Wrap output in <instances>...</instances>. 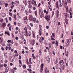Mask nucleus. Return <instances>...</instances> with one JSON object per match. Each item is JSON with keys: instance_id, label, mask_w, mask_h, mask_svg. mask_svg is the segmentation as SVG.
Here are the masks:
<instances>
[{"instance_id": "f257e3e1", "label": "nucleus", "mask_w": 73, "mask_h": 73, "mask_svg": "<svg viewBox=\"0 0 73 73\" xmlns=\"http://www.w3.org/2000/svg\"><path fill=\"white\" fill-rule=\"evenodd\" d=\"M65 15L66 17L65 19V23L66 24H68V19L67 18L68 17V14L67 13H65Z\"/></svg>"}, {"instance_id": "f03ea898", "label": "nucleus", "mask_w": 73, "mask_h": 73, "mask_svg": "<svg viewBox=\"0 0 73 73\" xmlns=\"http://www.w3.org/2000/svg\"><path fill=\"white\" fill-rule=\"evenodd\" d=\"M50 15H46V16H45V18L47 20V21L49 22V21L50 20Z\"/></svg>"}, {"instance_id": "7ed1b4c3", "label": "nucleus", "mask_w": 73, "mask_h": 73, "mask_svg": "<svg viewBox=\"0 0 73 73\" xmlns=\"http://www.w3.org/2000/svg\"><path fill=\"white\" fill-rule=\"evenodd\" d=\"M32 20H33L34 23H36H36H39V21H38V20H37V19L36 18H33Z\"/></svg>"}, {"instance_id": "20e7f679", "label": "nucleus", "mask_w": 73, "mask_h": 73, "mask_svg": "<svg viewBox=\"0 0 73 73\" xmlns=\"http://www.w3.org/2000/svg\"><path fill=\"white\" fill-rule=\"evenodd\" d=\"M55 37L54 34L53 33H52L51 38L52 41H55V39H54L53 38V37Z\"/></svg>"}, {"instance_id": "39448f33", "label": "nucleus", "mask_w": 73, "mask_h": 73, "mask_svg": "<svg viewBox=\"0 0 73 73\" xmlns=\"http://www.w3.org/2000/svg\"><path fill=\"white\" fill-rule=\"evenodd\" d=\"M43 68H44V64H42L41 66V72H42L43 70Z\"/></svg>"}, {"instance_id": "423d86ee", "label": "nucleus", "mask_w": 73, "mask_h": 73, "mask_svg": "<svg viewBox=\"0 0 73 73\" xmlns=\"http://www.w3.org/2000/svg\"><path fill=\"white\" fill-rule=\"evenodd\" d=\"M29 18L30 20V21H32V20L33 19V17H32V16L31 15H29Z\"/></svg>"}, {"instance_id": "0eeeda50", "label": "nucleus", "mask_w": 73, "mask_h": 73, "mask_svg": "<svg viewBox=\"0 0 73 73\" xmlns=\"http://www.w3.org/2000/svg\"><path fill=\"white\" fill-rule=\"evenodd\" d=\"M20 38L21 40H24V35H22V34H21L20 35Z\"/></svg>"}, {"instance_id": "6e6552de", "label": "nucleus", "mask_w": 73, "mask_h": 73, "mask_svg": "<svg viewBox=\"0 0 73 73\" xmlns=\"http://www.w3.org/2000/svg\"><path fill=\"white\" fill-rule=\"evenodd\" d=\"M19 1H16L15 2V5H16V6H17V5H19Z\"/></svg>"}, {"instance_id": "1a4fd4ad", "label": "nucleus", "mask_w": 73, "mask_h": 73, "mask_svg": "<svg viewBox=\"0 0 73 73\" xmlns=\"http://www.w3.org/2000/svg\"><path fill=\"white\" fill-rule=\"evenodd\" d=\"M64 6L65 8H66V6H67V2L66 1V0H65L64 1Z\"/></svg>"}, {"instance_id": "9d476101", "label": "nucleus", "mask_w": 73, "mask_h": 73, "mask_svg": "<svg viewBox=\"0 0 73 73\" xmlns=\"http://www.w3.org/2000/svg\"><path fill=\"white\" fill-rule=\"evenodd\" d=\"M1 16H3V17H5V16H6L5 14L3 13H1Z\"/></svg>"}, {"instance_id": "9b49d317", "label": "nucleus", "mask_w": 73, "mask_h": 73, "mask_svg": "<svg viewBox=\"0 0 73 73\" xmlns=\"http://www.w3.org/2000/svg\"><path fill=\"white\" fill-rule=\"evenodd\" d=\"M46 61H48V62H50V58H49V56H47V57Z\"/></svg>"}, {"instance_id": "f8f14e48", "label": "nucleus", "mask_w": 73, "mask_h": 73, "mask_svg": "<svg viewBox=\"0 0 73 73\" xmlns=\"http://www.w3.org/2000/svg\"><path fill=\"white\" fill-rule=\"evenodd\" d=\"M46 69L45 70V73H48L49 72V70L47 69V68H46Z\"/></svg>"}, {"instance_id": "ddd939ff", "label": "nucleus", "mask_w": 73, "mask_h": 73, "mask_svg": "<svg viewBox=\"0 0 73 73\" xmlns=\"http://www.w3.org/2000/svg\"><path fill=\"white\" fill-rule=\"evenodd\" d=\"M2 26H3V28H4V27H5V26H6V24L5 23H3L2 24Z\"/></svg>"}, {"instance_id": "4468645a", "label": "nucleus", "mask_w": 73, "mask_h": 73, "mask_svg": "<svg viewBox=\"0 0 73 73\" xmlns=\"http://www.w3.org/2000/svg\"><path fill=\"white\" fill-rule=\"evenodd\" d=\"M41 31H42L41 30V28H40L39 30V35H40V36H41L42 34Z\"/></svg>"}, {"instance_id": "2eb2a0df", "label": "nucleus", "mask_w": 73, "mask_h": 73, "mask_svg": "<svg viewBox=\"0 0 73 73\" xmlns=\"http://www.w3.org/2000/svg\"><path fill=\"white\" fill-rule=\"evenodd\" d=\"M32 6L31 4H29L28 5V8H32Z\"/></svg>"}, {"instance_id": "dca6fc26", "label": "nucleus", "mask_w": 73, "mask_h": 73, "mask_svg": "<svg viewBox=\"0 0 73 73\" xmlns=\"http://www.w3.org/2000/svg\"><path fill=\"white\" fill-rule=\"evenodd\" d=\"M32 60H31V58H30L29 59V64H30V65H31L32 63Z\"/></svg>"}, {"instance_id": "f3484780", "label": "nucleus", "mask_w": 73, "mask_h": 73, "mask_svg": "<svg viewBox=\"0 0 73 73\" xmlns=\"http://www.w3.org/2000/svg\"><path fill=\"white\" fill-rule=\"evenodd\" d=\"M57 15L56 16H57V18H58V16L59 15L58 14V13H59V11L57 10Z\"/></svg>"}, {"instance_id": "a211bd4d", "label": "nucleus", "mask_w": 73, "mask_h": 73, "mask_svg": "<svg viewBox=\"0 0 73 73\" xmlns=\"http://www.w3.org/2000/svg\"><path fill=\"white\" fill-rule=\"evenodd\" d=\"M10 59H11V60L13 61V57L12 56H10L9 57Z\"/></svg>"}, {"instance_id": "6ab92c4d", "label": "nucleus", "mask_w": 73, "mask_h": 73, "mask_svg": "<svg viewBox=\"0 0 73 73\" xmlns=\"http://www.w3.org/2000/svg\"><path fill=\"white\" fill-rule=\"evenodd\" d=\"M69 39H67L66 41V42L68 44H70V41H69Z\"/></svg>"}, {"instance_id": "aec40b11", "label": "nucleus", "mask_w": 73, "mask_h": 73, "mask_svg": "<svg viewBox=\"0 0 73 73\" xmlns=\"http://www.w3.org/2000/svg\"><path fill=\"white\" fill-rule=\"evenodd\" d=\"M35 3H36V1H35V0H32L31 2V3L32 4H35Z\"/></svg>"}, {"instance_id": "412c9836", "label": "nucleus", "mask_w": 73, "mask_h": 73, "mask_svg": "<svg viewBox=\"0 0 73 73\" xmlns=\"http://www.w3.org/2000/svg\"><path fill=\"white\" fill-rule=\"evenodd\" d=\"M5 69V72H6V73H8V69H7V67H6Z\"/></svg>"}, {"instance_id": "4be33fe9", "label": "nucleus", "mask_w": 73, "mask_h": 73, "mask_svg": "<svg viewBox=\"0 0 73 73\" xmlns=\"http://www.w3.org/2000/svg\"><path fill=\"white\" fill-rule=\"evenodd\" d=\"M21 23H18V25L19 26V27H21V26L22 25Z\"/></svg>"}, {"instance_id": "5701e85b", "label": "nucleus", "mask_w": 73, "mask_h": 73, "mask_svg": "<svg viewBox=\"0 0 73 73\" xmlns=\"http://www.w3.org/2000/svg\"><path fill=\"white\" fill-rule=\"evenodd\" d=\"M26 61L27 64H28V65H29V62H28V59H26Z\"/></svg>"}, {"instance_id": "b1692460", "label": "nucleus", "mask_w": 73, "mask_h": 73, "mask_svg": "<svg viewBox=\"0 0 73 73\" xmlns=\"http://www.w3.org/2000/svg\"><path fill=\"white\" fill-rule=\"evenodd\" d=\"M44 17V14H42L40 15V17L41 18H42V17Z\"/></svg>"}, {"instance_id": "393cba45", "label": "nucleus", "mask_w": 73, "mask_h": 73, "mask_svg": "<svg viewBox=\"0 0 73 73\" xmlns=\"http://www.w3.org/2000/svg\"><path fill=\"white\" fill-rule=\"evenodd\" d=\"M28 12L29 13H32V10L29 9L28 11Z\"/></svg>"}, {"instance_id": "a878e982", "label": "nucleus", "mask_w": 73, "mask_h": 73, "mask_svg": "<svg viewBox=\"0 0 73 73\" xmlns=\"http://www.w3.org/2000/svg\"><path fill=\"white\" fill-rule=\"evenodd\" d=\"M24 20H28V19H27V17H25L24 18Z\"/></svg>"}, {"instance_id": "bb28decb", "label": "nucleus", "mask_w": 73, "mask_h": 73, "mask_svg": "<svg viewBox=\"0 0 73 73\" xmlns=\"http://www.w3.org/2000/svg\"><path fill=\"white\" fill-rule=\"evenodd\" d=\"M8 4L7 3H5V7H8Z\"/></svg>"}, {"instance_id": "cd10ccee", "label": "nucleus", "mask_w": 73, "mask_h": 73, "mask_svg": "<svg viewBox=\"0 0 73 73\" xmlns=\"http://www.w3.org/2000/svg\"><path fill=\"white\" fill-rule=\"evenodd\" d=\"M4 22V21H3V19H0V23H3Z\"/></svg>"}, {"instance_id": "c85d7f7f", "label": "nucleus", "mask_w": 73, "mask_h": 73, "mask_svg": "<svg viewBox=\"0 0 73 73\" xmlns=\"http://www.w3.org/2000/svg\"><path fill=\"white\" fill-rule=\"evenodd\" d=\"M63 62V60H61L59 62V65H61L62 63Z\"/></svg>"}, {"instance_id": "c756f323", "label": "nucleus", "mask_w": 73, "mask_h": 73, "mask_svg": "<svg viewBox=\"0 0 73 73\" xmlns=\"http://www.w3.org/2000/svg\"><path fill=\"white\" fill-rule=\"evenodd\" d=\"M28 35L29 37H30L31 36V33L29 32L28 33Z\"/></svg>"}, {"instance_id": "7c9ffc66", "label": "nucleus", "mask_w": 73, "mask_h": 73, "mask_svg": "<svg viewBox=\"0 0 73 73\" xmlns=\"http://www.w3.org/2000/svg\"><path fill=\"white\" fill-rule=\"evenodd\" d=\"M23 68L24 69H25L26 68V66L25 65H23Z\"/></svg>"}, {"instance_id": "2f4dec72", "label": "nucleus", "mask_w": 73, "mask_h": 73, "mask_svg": "<svg viewBox=\"0 0 73 73\" xmlns=\"http://www.w3.org/2000/svg\"><path fill=\"white\" fill-rule=\"evenodd\" d=\"M25 36H26V37H27V36H28V33H27V31H26Z\"/></svg>"}, {"instance_id": "473e14b6", "label": "nucleus", "mask_w": 73, "mask_h": 73, "mask_svg": "<svg viewBox=\"0 0 73 73\" xmlns=\"http://www.w3.org/2000/svg\"><path fill=\"white\" fill-rule=\"evenodd\" d=\"M14 19L15 20H17V18L16 17V14H14Z\"/></svg>"}, {"instance_id": "72a5a7b5", "label": "nucleus", "mask_w": 73, "mask_h": 73, "mask_svg": "<svg viewBox=\"0 0 73 73\" xmlns=\"http://www.w3.org/2000/svg\"><path fill=\"white\" fill-rule=\"evenodd\" d=\"M7 42H8V43H11V40H8L7 41Z\"/></svg>"}, {"instance_id": "f704fd0d", "label": "nucleus", "mask_w": 73, "mask_h": 73, "mask_svg": "<svg viewBox=\"0 0 73 73\" xmlns=\"http://www.w3.org/2000/svg\"><path fill=\"white\" fill-rule=\"evenodd\" d=\"M37 11H35V14L36 16H37Z\"/></svg>"}, {"instance_id": "c9c22d12", "label": "nucleus", "mask_w": 73, "mask_h": 73, "mask_svg": "<svg viewBox=\"0 0 73 73\" xmlns=\"http://www.w3.org/2000/svg\"><path fill=\"white\" fill-rule=\"evenodd\" d=\"M56 46H58V42L57 41H56Z\"/></svg>"}, {"instance_id": "e433bc0d", "label": "nucleus", "mask_w": 73, "mask_h": 73, "mask_svg": "<svg viewBox=\"0 0 73 73\" xmlns=\"http://www.w3.org/2000/svg\"><path fill=\"white\" fill-rule=\"evenodd\" d=\"M4 4V3H3V1H1L0 2V4H1V5L2 4Z\"/></svg>"}, {"instance_id": "4c0bfd02", "label": "nucleus", "mask_w": 73, "mask_h": 73, "mask_svg": "<svg viewBox=\"0 0 73 73\" xmlns=\"http://www.w3.org/2000/svg\"><path fill=\"white\" fill-rule=\"evenodd\" d=\"M28 21V20H25L24 21V23L25 24H27V22Z\"/></svg>"}, {"instance_id": "58836bf2", "label": "nucleus", "mask_w": 73, "mask_h": 73, "mask_svg": "<svg viewBox=\"0 0 73 73\" xmlns=\"http://www.w3.org/2000/svg\"><path fill=\"white\" fill-rule=\"evenodd\" d=\"M11 43H8L7 44V46H10L11 45Z\"/></svg>"}, {"instance_id": "ea45409f", "label": "nucleus", "mask_w": 73, "mask_h": 73, "mask_svg": "<svg viewBox=\"0 0 73 73\" xmlns=\"http://www.w3.org/2000/svg\"><path fill=\"white\" fill-rule=\"evenodd\" d=\"M42 41V40L41 39V38H40V39H39V41L40 42V43H41V42H41Z\"/></svg>"}, {"instance_id": "a19ab883", "label": "nucleus", "mask_w": 73, "mask_h": 73, "mask_svg": "<svg viewBox=\"0 0 73 73\" xmlns=\"http://www.w3.org/2000/svg\"><path fill=\"white\" fill-rule=\"evenodd\" d=\"M9 15H10V16H12V13L9 12Z\"/></svg>"}, {"instance_id": "79ce46f5", "label": "nucleus", "mask_w": 73, "mask_h": 73, "mask_svg": "<svg viewBox=\"0 0 73 73\" xmlns=\"http://www.w3.org/2000/svg\"><path fill=\"white\" fill-rule=\"evenodd\" d=\"M28 29H29V30H31V27L30 26H29L28 27Z\"/></svg>"}, {"instance_id": "37998d69", "label": "nucleus", "mask_w": 73, "mask_h": 73, "mask_svg": "<svg viewBox=\"0 0 73 73\" xmlns=\"http://www.w3.org/2000/svg\"><path fill=\"white\" fill-rule=\"evenodd\" d=\"M60 7H62V5L61 4L62 3L61 2L60 3Z\"/></svg>"}, {"instance_id": "c03bdc74", "label": "nucleus", "mask_w": 73, "mask_h": 73, "mask_svg": "<svg viewBox=\"0 0 73 73\" xmlns=\"http://www.w3.org/2000/svg\"><path fill=\"white\" fill-rule=\"evenodd\" d=\"M39 52L40 53H42V50H39Z\"/></svg>"}, {"instance_id": "a18cd8bd", "label": "nucleus", "mask_w": 73, "mask_h": 73, "mask_svg": "<svg viewBox=\"0 0 73 73\" xmlns=\"http://www.w3.org/2000/svg\"><path fill=\"white\" fill-rule=\"evenodd\" d=\"M5 20H6V23H8V19H7V18H6L5 19Z\"/></svg>"}, {"instance_id": "49530a36", "label": "nucleus", "mask_w": 73, "mask_h": 73, "mask_svg": "<svg viewBox=\"0 0 73 73\" xmlns=\"http://www.w3.org/2000/svg\"><path fill=\"white\" fill-rule=\"evenodd\" d=\"M19 64H22L21 60H20L19 61Z\"/></svg>"}, {"instance_id": "de8ad7c7", "label": "nucleus", "mask_w": 73, "mask_h": 73, "mask_svg": "<svg viewBox=\"0 0 73 73\" xmlns=\"http://www.w3.org/2000/svg\"><path fill=\"white\" fill-rule=\"evenodd\" d=\"M62 69H63V70H64V66L63 65H62Z\"/></svg>"}, {"instance_id": "09e8293b", "label": "nucleus", "mask_w": 73, "mask_h": 73, "mask_svg": "<svg viewBox=\"0 0 73 73\" xmlns=\"http://www.w3.org/2000/svg\"><path fill=\"white\" fill-rule=\"evenodd\" d=\"M8 49H9V50H11V47L10 46H9L8 47Z\"/></svg>"}, {"instance_id": "8fccbe9b", "label": "nucleus", "mask_w": 73, "mask_h": 73, "mask_svg": "<svg viewBox=\"0 0 73 73\" xmlns=\"http://www.w3.org/2000/svg\"><path fill=\"white\" fill-rule=\"evenodd\" d=\"M22 65V63H19V66L20 67H21Z\"/></svg>"}, {"instance_id": "3c124183", "label": "nucleus", "mask_w": 73, "mask_h": 73, "mask_svg": "<svg viewBox=\"0 0 73 73\" xmlns=\"http://www.w3.org/2000/svg\"><path fill=\"white\" fill-rule=\"evenodd\" d=\"M68 3H71V1L70 0H67Z\"/></svg>"}, {"instance_id": "603ef678", "label": "nucleus", "mask_w": 73, "mask_h": 73, "mask_svg": "<svg viewBox=\"0 0 73 73\" xmlns=\"http://www.w3.org/2000/svg\"><path fill=\"white\" fill-rule=\"evenodd\" d=\"M4 66L5 67H6L7 66V64H4Z\"/></svg>"}, {"instance_id": "864d4df0", "label": "nucleus", "mask_w": 73, "mask_h": 73, "mask_svg": "<svg viewBox=\"0 0 73 73\" xmlns=\"http://www.w3.org/2000/svg\"><path fill=\"white\" fill-rule=\"evenodd\" d=\"M9 20H10V21H11V20H12V18L10 17L9 18Z\"/></svg>"}, {"instance_id": "5fc2aeb1", "label": "nucleus", "mask_w": 73, "mask_h": 73, "mask_svg": "<svg viewBox=\"0 0 73 73\" xmlns=\"http://www.w3.org/2000/svg\"><path fill=\"white\" fill-rule=\"evenodd\" d=\"M21 56H20V55H19V59H21Z\"/></svg>"}, {"instance_id": "6e6d98bb", "label": "nucleus", "mask_w": 73, "mask_h": 73, "mask_svg": "<svg viewBox=\"0 0 73 73\" xmlns=\"http://www.w3.org/2000/svg\"><path fill=\"white\" fill-rule=\"evenodd\" d=\"M28 66L29 68H32V66L31 65H28Z\"/></svg>"}, {"instance_id": "4d7b16f0", "label": "nucleus", "mask_w": 73, "mask_h": 73, "mask_svg": "<svg viewBox=\"0 0 73 73\" xmlns=\"http://www.w3.org/2000/svg\"><path fill=\"white\" fill-rule=\"evenodd\" d=\"M51 46H52V44H50L49 46V48H51Z\"/></svg>"}, {"instance_id": "13d9d810", "label": "nucleus", "mask_w": 73, "mask_h": 73, "mask_svg": "<svg viewBox=\"0 0 73 73\" xmlns=\"http://www.w3.org/2000/svg\"><path fill=\"white\" fill-rule=\"evenodd\" d=\"M30 25L31 26V27H33V24H32V23H30Z\"/></svg>"}, {"instance_id": "bf43d9fd", "label": "nucleus", "mask_w": 73, "mask_h": 73, "mask_svg": "<svg viewBox=\"0 0 73 73\" xmlns=\"http://www.w3.org/2000/svg\"><path fill=\"white\" fill-rule=\"evenodd\" d=\"M60 49H63V48H62V46H60Z\"/></svg>"}, {"instance_id": "052dcab7", "label": "nucleus", "mask_w": 73, "mask_h": 73, "mask_svg": "<svg viewBox=\"0 0 73 73\" xmlns=\"http://www.w3.org/2000/svg\"><path fill=\"white\" fill-rule=\"evenodd\" d=\"M41 5V3H39L38 4V7H40Z\"/></svg>"}, {"instance_id": "680f3d73", "label": "nucleus", "mask_w": 73, "mask_h": 73, "mask_svg": "<svg viewBox=\"0 0 73 73\" xmlns=\"http://www.w3.org/2000/svg\"><path fill=\"white\" fill-rule=\"evenodd\" d=\"M19 55V54L18 53H16L15 54V56H16V57H17V56Z\"/></svg>"}, {"instance_id": "e2e57ef3", "label": "nucleus", "mask_w": 73, "mask_h": 73, "mask_svg": "<svg viewBox=\"0 0 73 73\" xmlns=\"http://www.w3.org/2000/svg\"><path fill=\"white\" fill-rule=\"evenodd\" d=\"M61 38H63V34H62L61 35Z\"/></svg>"}, {"instance_id": "0e129e2a", "label": "nucleus", "mask_w": 73, "mask_h": 73, "mask_svg": "<svg viewBox=\"0 0 73 73\" xmlns=\"http://www.w3.org/2000/svg\"><path fill=\"white\" fill-rule=\"evenodd\" d=\"M16 40H18V39H19V38L18 37H16L15 38Z\"/></svg>"}, {"instance_id": "69168bd1", "label": "nucleus", "mask_w": 73, "mask_h": 73, "mask_svg": "<svg viewBox=\"0 0 73 73\" xmlns=\"http://www.w3.org/2000/svg\"><path fill=\"white\" fill-rule=\"evenodd\" d=\"M5 63H8V60H5Z\"/></svg>"}, {"instance_id": "338daca9", "label": "nucleus", "mask_w": 73, "mask_h": 73, "mask_svg": "<svg viewBox=\"0 0 73 73\" xmlns=\"http://www.w3.org/2000/svg\"><path fill=\"white\" fill-rule=\"evenodd\" d=\"M14 2H11V4H12V5H13V4H14Z\"/></svg>"}, {"instance_id": "774afa93", "label": "nucleus", "mask_w": 73, "mask_h": 73, "mask_svg": "<svg viewBox=\"0 0 73 73\" xmlns=\"http://www.w3.org/2000/svg\"><path fill=\"white\" fill-rule=\"evenodd\" d=\"M68 6H67V7H66L67 11H68Z\"/></svg>"}]
</instances>
